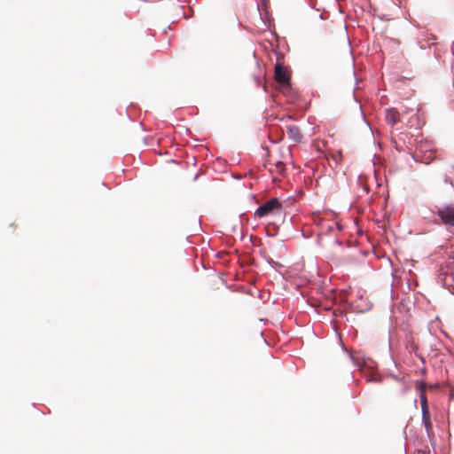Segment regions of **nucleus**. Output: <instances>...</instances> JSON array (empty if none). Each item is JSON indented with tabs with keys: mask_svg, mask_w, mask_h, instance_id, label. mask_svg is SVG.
Returning a JSON list of instances; mask_svg holds the SVG:
<instances>
[{
	"mask_svg": "<svg viewBox=\"0 0 454 454\" xmlns=\"http://www.w3.org/2000/svg\"><path fill=\"white\" fill-rule=\"evenodd\" d=\"M282 203L277 198H272L270 200L260 206L254 215L256 217L262 218L269 215H277L282 212Z\"/></svg>",
	"mask_w": 454,
	"mask_h": 454,
	"instance_id": "1",
	"label": "nucleus"
},
{
	"mask_svg": "<svg viewBox=\"0 0 454 454\" xmlns=\"http://www.w3.org/2000/svg\"><path fill=\"white\" fill-rule=\"evenodd\" d=\"M275 80L283 87L290 85V75L280 63L275 66Z\"/></svg>",
	"mask_w": 454,
	"mask_h": 454,
	"instance_id": "2",
	"label": "nucleus"
},
{
	"mask_svg": "<svg viewBox=\"0 0 454 454\" xmlns=\"http://www.w3.org/2000/svg\"><path fill=\"white\" fill-rule=\"evenodd\" d=\"M437 215L445 225L454 226V206H447L439 209Z\"/></svg>",
	"mask_w": 454,
	"mask_h": 454,
	"instance_id": "3",
	"label": "nucleus"
},
{
	"mask_svg": "<svg viewBox=\"0 0 454 454\" xmlns=\"http://www.w3.org/2000/svg\"><path fill=\"white\" fill-rule=\"evenodd\" d=\"M286 133L288 137L295 143H299L301 141L302 135L301 133V129L296 125H288L286 127Z\"/></svg>",
	"mask_w": 454,
	"mask_h": 454,
	"instance_id": "4",
	"label": "nucleus"
},
{
	"mask_svg": "<svg viewBox=\"0 0 454 454\" xmlns=\"http://www.w3.org/2000/svg\"><path fill=\"white\" fill-rule=\"evenodd\" d=\"M386 121L390 126H394L400 121V114L395 108H390L386 111Z\"/></svg>",
	"mask_w": 454,
	"mask_h": 454,
	"instance_id": "5",
	"label": "nucleus"
},
{
	"mask_svg": "<svg viewBox=\"0 0 454 454\" xmlns=\"http://www.w3.org/2000/svg\"><path fill=\"white\" fill-rule=\"evenodd\" d=\"M422 423L426 428L427 435L430 437L434 431L429 411L422 412Z\"/></svg>",
	"mask_w": 454,
	"mask_h": 454,
	"instance_id": "6",
	"label": "nucleus"
},
{
	"mask_svg": "<svg viewBox=\"0 0 454 454\" xmlns=\"http://www.w3.org/2000/svg\"><path fill=\"white\" fill-rule=\"evenodd\" d=\"M454 283V271H447L443 274L442 284L446 287H450Z\"/></svg>",
	"mask_w": 454,
	"mask_h": 454,
	"instance_id": "7",
	"label": "nucleus"
},
{
	"mask_svg": "<svg viewBox=\"0 0 454 454\" xmlns=\"http://www.w3.org/2000/svg\"><path fill=\"white\" fill-rule=\"evenodd\" d=\"M419 397L421 403V412L429 411L427 395L424 391L421 392Z\"/></svg>",
	"mask_w": 454,
	"mask_h": 454,
	"instance_id": "8",
	"label": "nucleus"
},
{
	"mask_svg": "<svg viewBox=\"0 0 454 454\" xmlns=\"http://www.w3.org/2000/svg\"><path fill=\"white\" fill-rule=\"evenodd\" d=\"M275 171L279 174L280 176H284L286 173V168L283 162L278 161L275 164Z\"/></svg>",
	"mask_w": 454,
	"mask_h": 454,
	"instance_id": "9",
	"label": "nucleus"
},
{
	"mask_svg": "<svg viewBox=\"0 0 454 454\" xmlns=\"http://www.w3.org/2000/svg\"><path fill=\"white\" fill-rule=\"evenodd\" d=\"M434 157V153L433 151H429V153L422 157V161L428 163Z\"/></svg>",
	"mask_w": 454,
	"mask_h": 454,
	"instance_id": "10",
	"label": "nucleus"
},
{
	"mask_svg": "<svg viewBox=\"0 0 454 454\" xmlns=\"http://www.w3.org/2000/svg\"><path fill=\"white\" fill-rule=\"evenodd\" d=\"M315 222H316L317 224H322V225H324L321 220H318V221H317V219L316 218V219H315ZM323 228H325V229H327L328 231H332V230H333V224H329V225H326V226H323Z\"/></svg>",
	"mask_w": 454,
	"mask_h": 454,
	"instance_id": "11",
	"label": "nucleus"
},
{
	"mask_svg": "<svg viewBox=\"0 0 454 454\" xmlns=\"http://www.w3.org/2000/svg\"><path fill=\"white\" fill-rule=\"evenodd\" d=\"M333 158L334 159L335 161H338L339 160H340L342 158L341 152L338 151L336 154L333 155Z\"/></svg>",
	"mask_w": 454,
	"mask_h": 454,
	"instance_id": "12",
	"label": "nucleus"
},
{
	"mask_svg": "<svg viewBox=\"0 0 454 454\" xmlns=\"http://www.w3.org/2000/svg\"><path fill=\"white\" fill-rule=\"evenodd\" d=\"M422 153V148H420V149L416 153H417V157H419V153Z\"/></svg>",
	"mask_w": 454,
	"mask_h": 454,
	"instance_id": "13",
	"label": "nucleus"
}]
</instances>
